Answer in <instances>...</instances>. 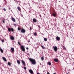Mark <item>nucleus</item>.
Masks as SVG:
<instances>
[{
	"label": "nucleus",
	"instance_id": "20",
	"mask_svg": "<svg viewBox=\"0 0 74 74\" xmlns=\"http://www.w3.org/2000/svg\"><path fill=\"white\" fill-rule=\"evenodd\" d=\"M0 50L1 52H2V53H3V49H1L0 48Z\"/></svg>",
	"mask_w": 74,
	"mask_h": 74
},
{
	"label": "nucleus",
	"instance_id": "14",
	"mask_svg": "<svg viewBox=\"0 0 74 74\" xmlns=\"http://www.w3.org/2000/svg\"><path fill=\"white\" fill-rule=\"evenodd\" d=\"M11 40H14V36H11Z\"/></svg>",
	"mask_w": 74,
	"mask_h": 74
},
{
	"label": "nucleus",
	"instance_id": "4",
	"mask_svg": "<svg viewBox=\"0 0 74 74\" xmlns=\"http://www.w3.org/2000/svg\"><path fill=\"white\" fill-rule=\"evenodd\" d=\"M53 48L54 50L55 51V52H56V51H58V47H57L53 46Z\"/></svg>",
	"mask_w": 74,
	"mask_h": 74
},
{
	"label": "nucleus",
	"instance_id": "36",
	"mask_svg": "<svg viewBox=\"0 0 74 74\" xmlns=\"http://www.w3.org/2000/svg\"><path fill=\"white\" fill-rule=\"evenodd\" d=\"M40 17H41V15H40Z\"/></svg>",
	"mask_w": 74,
	"mask_h": 74
},
{
	"label": "nucleus",
	"instance_id": "28",
	"mask_svg": "<svg viewBox=\"0 0 74 74\" xmlns=\"http://www.w3.org/2000/svg\"><path fill=\"white\" fill-rule=\"evenodd\" d=\"M1 41H2V42H4V40H1Z\"/></svg>",
	"mask_w": 74,
	"mask_h": 74
},
{
	"label": "nucleus",
	"instance_id": "24",
	"mask_svg": "<svg viewBox=\"0 0 74 74\" xmlns=\"http://www.w3.org/2000/svg\"><path fill=\"white\" fill-rule=\"evenodd\" d=\"M37 33L35 32L34 33V35L35 36H37Z\"/></svg>",
	"mask_w": 74,
	"mask_h": 74
},
{
	"label": "nucleus",
	"instance_id": "10",
	"mask_svg": "<svg viewBox=\"0 0 74 74\" xmlns=\"http://www.w3.org/2000/svg\"><path fill=\"white\" fill-rule=\"evenodd\" d=\"M54 61L55 62H59V60L56 58H55L54 59Z\"/></svg>",
	"mask_w": 74,
	"mask_h": 74
},
{
	"label": "nucleus",
	"instance_id": "5",
	"mask_svg": "<svg viewBox=\"0 0 74 74\" xmlns=\"http://www.w3.org/2000/svg\"><path fill=\"white\" fill-rule=\"evenodd\" d=\"M21 32L23 33H25L26 32V30L24 29L23 28H22L21 30Z\"/></svg>",
	"mask_w": 74,
	"mask_h": 74
},
{
	"label": "nucleus",
	"instance_id": "3",
	"mask_svg": "<svg viewBox=\"0 0 74 74\" xmlns=\"http://www.w3.org/2000/svg\"><path fill=\"white\" fill-rule=\"evenodd\" d=\"M8 30L9 32H11V31H12V32H14V29H13V28H9L8 29Z\"/></svg>",
	"mask_w": 74,
	"mask_h": 74
},
{
	"label": "nucleus",
	"instance_id": "23",
	"mask_svg": "<svg viewBox=\"0 0 74 74\" xmlns=\"http://www.w3.org/2000/svg\"><path fill=\"white\" fill-rule=\"evenodd\" d=\"M41 47L42 48V49H45V47L43 46L42 45Z\"/></svg>",
	"mask_w": 74,
	"mask_h": 74
},
{
	"label": "nucleus",
	"instance_id": "27",
	"mask_svg": "<svg viewBox=\"0 0 74 74\" xmlns=\"http://www.w3.org/2000/svg\"><path fill=\"white\" fill-rule=\"evenodd\" d=\"M18 30H21V28H20L19 27H18Z\"/></svg>",
	"mask_w": 74,
	"mask_h": 74
},
{
	"label": "nucleus",
	"instance_id": "9",
	"mask_svg": "<svg viewBox=\"0 0 74 74\" xmlns=\"http://www.w3.org/2000/svg\"><path fill=\"white\" fill-rule=\"evenodd\" d=\"M17 9L19 11H20V12H21V8H20V7H18L17 8Z\"/></svg>",
	"mask_w": 74,
	"mask_h": 74
},
{
	"label": "nucleus",
	"instance_id": "6",
	"mask_svg": "<svg viewBox=\"0 0 74 74\" xmlns=\"http://www.w3.org/2000/svg\"><path fill=\"white\" fill-rule=\"evenodd\" d=\"M52 16L54 17H56V12H54V13H53L52 14Z\"/></svg>",
	"mask_w": 74,
	"mask_h": 74
},
{
	"label": "nucleus",
	"instance_id": "1",
	"mask_svg": "<svg viewBox=\"0 0 74 74\" xmlns=\"http://www.w3.org/2000/svg\"><path fill=\"white\" fill-rule=\"evenodd\" d=\"M29 60L30 61L32 64H33V65H35V64H36V61L35 59L30 58L29 59Z\"/></svg>",
	"mask_w": 74,
	"mask_h": 74
},
{
	"label": "nucleus",
	"instance_id": "22",
	"mask_svg": "<svg viewBox=\"0 0 74 74\" xmlns=\"http://www.w3.org/2000/svg\"><path fill=\"white\" fill-rule=\"evenodd\" d=\"M48 64H49V66H51V63L50 62H48Z\"/></svg>",
	"mask_w": 74,
	"mask_h": 74
},
{
	"label": "nucleus",
	"instance_id": "12",
	"mask_svg": "<svg viewBox=\"0 0 74 74\" xmlns=\"http://www.w3.org/2000/svg\"><path fill=\"white\" fill-rule=\"evenodd\" d=\"M33 21L34 22L36 23V22H37V20H36V18H34L33 19Z\"/></svg>",
	"mask_w": 74,
	"mask_h": 74
},
{
	"label": "nucleus",
	"instance_id": "39",
	"mask_svg": "<svg viewBox=\"0 0 74 74\" xmlns=\"http://www.w3.org/2000/svg\"><path fill=\"white\" fill-rule=\"evenodd\" d=\"M9 10H10V8H9Z\"/></svg>",
	"mask_w": 74,
	"mask_h": 74
},
{
	"label": "nucleus",
	"instance_id": "17",
	"mask_svg": "<svg viewBox=\"0 0 74 74\" xmlns=\"http://www.w3.org/2000/svg\"><path fill=\"white\" fill-rule=\"evenodd\" d=\"M17 61L18 64H20L21 63V62H20V61L19 60H17Z\"/></svg>",
	"mask_w": 74,
	"mask_h": 74
},
{
	"label": "nucleus",
	"instance_id": "37",
	"mask_svg": "<svg viewBox=\"0 0 74 74\" xmlns=\"http://www.w3.org/2000/svg\"><path fill=\"white\" fill-rule=\"evenodd\" d=\"M37 74H40V73H37Z\"/></svg>",
	"mask_w": 74,
	"mask_h": 74
},
{
	"label": "nucleus",
	"instance_id": "19",
	"mask_svg": "<svg viewBox=\"0 0 74 74\" xmlns=\"http://www.w3.org/2000/svg\"><path fill=\"white\" fill-rule=\"evenodd\" d=\"M8 65H9V66H11V62H8Z\"/></svg>",
	"mask_w": 74,
	"mask_h": 74
},
{
	"label": "nucleus",
	"instance_id": "25",
	"mask_svg": "<svg viewBox=\"0 0 74 74\" xmlns=\"http://www.w3.org/2000/svg\"><path fill=\"white\" fill-rule=\"evenodd\" d=\"M63 49H64V50H66V48L64 46H63Z\"/></svg>",
	"mask_w": 74,
	"mask_h": 74
},
{
	"label": "nucleus",
	"instance_id": "11",
	"mask_svg": "<svg viewBox=\"0 0 74 74\" xmlns=\"http://www.w3.org/2000/svg\"><path fill=\"white\" fill-rule=\"evenodd\" d=\"M11 19L13 22H16V20H15V19L14 18H12Z\"/></svg>",
	"mask_w": 74,
	"mask_h": 74
},
{
	"label": "nucleus",
	"instance_id": "13",
	"mask_svg": "<svg viewBox=\"0 0 74 74\" xmlns=\"http://www.w3.org/2000/svg\"><path fill=\"white\" fill-rule=\"evenodd\" d=\"M56 38L57 40H58V41L60 40V37H59V36H57L56 37Z\"/></svg>",
	"mask_w": 74,
	"mask_h": 74
},
{
	"label": "nucleus",
	"instance_id": "7",
	"mask_svg": "<svg viewBox=\"0 0 74 74\" xmlns=\"http://www.w3.org/2000/svg\"><path fill=\"white\" fill-rule=\"evenodd\" d=\"M21 62L24 65V66H26V65H25V62L23 61V60H21Z\"/></svg>",
	"mask_w": 74,
	"mask_h": 74
},
{
	"label": "nucleus",
	"instance_id": "26",
	"mask_svg": "<svg viewBox=\"0 0 74 74\" xmlns=\"http://www.w3.org/2000/svg\"><path fill=\"white\" fill-rule=\"evenodd\" d=\"M18 44H19V45H21V43L20 42H18Z\"/></svg>",
	"mask_w": 74,
	"mask_h": 74
},
{
	"label": "nucleus",
	"instance_id": "2",
	"mask_svg": "<svg viewBox=\"0 0 74 74\" xmlns=\"http://www.w3.org/2000/svg\"><path fill=\"white\" fill-rule=\"evenodd\" d=\"M21 49L23 52L25 51V47L23 45L21 46H20Z\"/></svg>",
	"mask_w": 74,
	"mask_h": 74
},
{
	"label": "nucleus",
	"instance_id": "8",
	"mask_svg": "<svg viewBox=\"0 0 74 74\" xmlns=\"http://www.w3.org/2000/svg\"><path fill=\"white\" fill-rule=\"evenodd\" d=\"M29 73H30L31 74H34L33 71L32 69H30L29 70Z\"/></svg>",
	"mask_w": 74,
	"mask_h": 74
},
{
	"label": "nucleus",
	"instance_id": "33",
	"mask_svg": "<svg viewBox=\"0 0 74 74\" xmlns=\"http://www.w3.org/2000/svg\"><path fill=\"white\" fill-rule=\"evenodd\" d=\"M47 74H50V73H49V72H48L47 73Z\"/></svg>",
	"mask_w": 74,
	"mask_h": 74
},
{
	"label": "nucleus",
	"instance_id": "31",
	"mask_svg": "<svg viewBox=\"0 0 74 74\" xmlns=\"http://www.w3.org/2000/svg\"><path fill=\"white\" fill-rule=\"evenodd\" d=\"M14 26H16V24H14Z\"/></svg>",
	"mask_w": 74,
	"mask_h": 74
},
{
	"label": "nucleus",
	"instance_id": "29",
	"mask_svg": "<svg viewBox=\"0 0 74 74\" xmlns=\"http://www.w3.org/2000/svg\"><path fill=\"white\" fill-rule=\"evenodd\" d=\"M3 10H4V11H6V10L5 9V8H4L3 9Z\"/></svg>",
	"mask_w": 74,
	"mask_h": 74
},
{
	"label": "nucleus",
	"instance_id": "32",
	"mask_svg": "<svg viewBox=\"0 0 74 74\" xmlns=\"http://www.w3.org/2000/svg\"><path fill=\"white\" fill-rule=\"evenodd\" d=\"M30 30H32V28L31 27H30Z\"/></svg>",
	"mask_w": 74,
	"mask_h": 74
},
{
	"label": "nucleus",
	"instance_id": "30",
	"mask_svg": "<svg viewBox=\"0 0 74 74\" xmlns=\"http://www.w3.org/2000/svg\"><path fill=\"white\" fill-rule=\"evenodd\" d=\"M24 69H25V70H26V67H24Z\"/></svg>",
	"mask_w": 74,
	"mask_h": 74
},
{
	"label": "nucleus",
	"instance_id": "18",
	"mask_svg": "<svg viewBox=\"0 0 74 74\" xmlns=\"http://www.w3.org/2000/svg\"><path fill=\"white\" fill-rule=\"evenodd\" d=\"M44 40L45 41H47V38H44Z\"/></svg>",
	"mask_w": 74,
	"mask_h": 74
},
{
	"label": "nucleus",
	"instance_id": "15",
	"mask_svg": "<svg viewBox=\"0 0 74 74\" xmlns=\"http://www.w3.org/2000/svg\"><path fill=\"white\" fill-rule=\"evenodd\" d=\"M3 60H4V61H5V62H7V60H6V58H5L4 57H3L2 58Z\"/></svg>",
	"mask_w": 74,
	"mask_h": 74
},
{
	"label": "nucleus",
	"instance_id": "34",
	"mask_svg": "<svg viewBox=\"0 0 74 74\" xmlns=\"http://www.w3.org/2000/svg\"><path fill=\"white\" fill-rule=\"evenodd\" d=\"M27 49H29V48L28 47H26Z\"/></svg>",
	"mask_w": 74,
	"mask_h": 74
},
{
	"label": "nucleus",
	"instance_id": "40",
	"mask_svg": "<svg viewBox=\"0 0 74 74\" xmlns=\"http://www.w3.org/2000/svg\"><path fill=\"white\" fill-rule=\"evenodd\" d=\"M38 27H40V26H38Z\"/></svg>",
	"mask_w": 74,
	"mask_h": 74
},
{
	"label": "nucleus",
	"instance_id": "38",
	"mask_svg": "<svg viewBox=\"0 0 74 74\" xmlns=\"http://www.w3.org/2000/svg\"><path fill=\"white\" fill-rule=\"evenodd\" d=\"M38 43H37L36 44L37 45H38Z\"/></svg>",
	"mask_w": 74,
	"mask_h": 74
},
{
	"label": "nucleus",
	"instance_id": "21",
	"mask_svg": "<svg viewBox=\"0 0 74 74\" xmlns=\"http://www.w3.org/2000/svg\"><path fill=\"white\" fill-rule=\"evenodd\" d=\"M41 59L42 60H44V57H42L41 58Z\"/></svg>",
	"mask_w": 74,
	"mask_h": 74
},
{
	"label": "nucleus",
	"instance_id": "35",
	"mask_svg": "<svg viewBox=\"0 0 74 74\" xmlns=\"http://www.w3.org/2000/svg\"><path fill=\"white\" fill-rule=\"evenodd\" d=\"M3 23H4V21L3 20L2 21Z\"/></svg>",
	"mask_w": 74,
	"mask_h": 74
},
{
	"label": "nucleus",
	"instance_id": "16",
	"mask_svg": "<svg viewBox=\"0 0 74 74\" xmlns=\"http://www.w3.org/2000/svg\"><path fill=\"white\" fill-rule=\"evenodd\" d=\"M12 52H14V48L13 47H12L11 49Z\"/></svg>",
	"mask_w": 74,
	"mask_h": 74
}]
</instances>
